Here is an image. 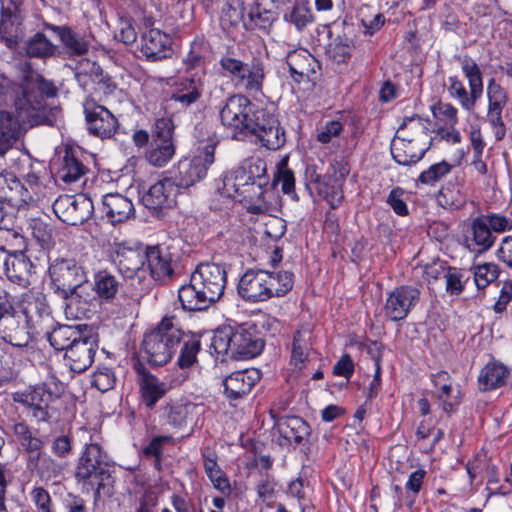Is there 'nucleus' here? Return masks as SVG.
<instances>
[{"mask_svg":"<svg viewBox=\"0 0 512 512\" xmlns=\"http://www.w3.org/2000/svg\"><path fill=\"white\" fill-rule=\"evenodd\" d=\"M57 92L52 81L35 71L27 72L19 84L7 78L0 80V101H11L15 113L30 127L53 125L58 109L51 107L47 99L55 97Z\"/></svg>","mask_w":512,"mask_h":512,"instance_id":"obj_1","label":"nucleus"},{"mask_svg":"<svg viewBox=\"0 0 512 512\" xmlns=\"http://www.w3.org/2000/svg\"><path fill=\"white\" fill-rule=\"evenodd\" d=\"M227 284L225 267L216 263H200L191 273L188 284L178 290V299L186 311H203L218 302Z\"/></svg>","mask_w":512,"mask_h":512,"instance_id":"obj_2","label":"nucleus"},{"mask_svg":"<svg viewBox=\"0 0 512 512\" xmlns=\"http://www.w3.org/2000/svg\"><path fill=\"white\" fill-rule=\"evenodd\" d=\"M106 452L97 443L86 444L79 457L74 477L83 487L94 490L95 501L114 493V480Z\"/></svg>","mask_w":512,"mask_h":512,"instance_id":"obj_3","label":"nucleus"},{"mask_svg":"<svg viewBox=\"0 0 512 512\" xmlns=\"http://www.w3.org/2000/svg\"><path fill=\"white\" fill-rule=\"evenodd\" d=\"M48 274L54 292L65 301L66 314L79 317L78 305L87 282L83 266L74 258L59 257L50 263Z\"/></svg>","mask_w":512,"mask_h":512,"instance_id":"obj_4","label":"nucleus"},{"mask_svg":"<svg viewBox=\"0 0 512 512\" xmlns=\"http://www.w3.org/2000/svg\"><path fill=\"white\" fill-rule=\"evenodd\" d=\"M430 121L419 116L404 120L391 143L393 159L400 165H411L421 160L429 149Z\"/></svg>","mask_w":512,"mask_h":512,"instance_id":"obj_5","label":"nucleus"},{"mask_svg":"<svg viewBox=\"0 0 512 512\" xmlns=\"http://www.w3.org/2000/svg\"><path fill=\"white\" fill-rule=\"evenodd\" d=\"M184 331L175 316H165L150 331L144 334L142 351L146 360L153 366L167 364L183 341Z\"/></svg>","mask_w":512,"mask_h":512,"instance_id":"obj_6","label":"nucleus"},{"mask_svg":"<svg viewBox=\"0 0 512 512\" xmlns=\"http://www.w3.org/2000/svg\"><path fill=\"white\" fill-rule=\"evenodd\" d=\"M210 348L223 360H242L258 356L264 342L243 327L224 326L214 332Z\"/></svg>","mask_w":512,"mask_h":512,"instance_id":"obj_7","label":"nucleus"},{"mask_svg":"<svg viewBox=\"0 0 512 512\" xmlns=\"http://www.w3.org/2000/svg\"><path fill=\"white\" fill-rule=\"evenodd\" d=\"M255 109L251 101L242 94L227 98L220 110L222 125L228 129L235 140H244L249 135V126Z\"/></svg>","mask_w":512,"mask_h":512,"instance_id":"obj_8","label":"nucleus"},{"mask_svg":"<svg viewBox=\"0 0 512 512\" xmlns=\"http://www.w3.org/2000/svg\"><path fill=\"white\" fill-rule=\"evenodd\" d=\"M252 120L248 137H253L256 144L274 151L285 145V130L273 113L263 108H257L252 114Z\"/></svg>","mask_w":512,"mask_h":512,"instance_id":"obj_9","label":"nucleus"},{"mask_svg":"<svg viewBox=\"0 0 512 512\" xmlns=\"http://www.w3.org/2000/svg\"><path fill=\"white\" fill-rule=\"evenodd\" d=\"M252 120L248 137H253L256 144L274 151L285 145V130L273 113L263 108H257L252 114Z\"/></svg>","mask_w":512,"mask_h":512,"instance_id":"obj_10","label":"nucleus"},{"mask_svg":"<svg viewBox=\"0 0 512 512\" xmlns=\"http://www.w3.org/2000/svg\"><path fill=\"white\" fill-rule=\"evenodd\" d=\"M93 210V202L85 194L61 195L53 203L54 213L69 225L83 224L92 216Z\"/></svg>","mask_w":512,"mask_h":512,"instance_id":"obj_11","label":"nucleus"},{"mask_svg":"<svg viewBox=\"0 0 512 512\" xmlns=\"http://www.w3.org/2000/svg\"><path fill=\"white\" fill-rule=\"evenodd\" d=\"M488 109L486 121L489 124L495 140L501 141L506 135V125L502 113L508 102L506 90L495 79H491L487 85Z\"/></svg>","mask_w":512,"mask_h":512,"instance_id":"obj_12","label":"nucleus"},{"mask_svg":"<svg viewBox=\"0 0 512 512\" xmlns=\"http://www.w3.org/2000/svg\"><path fill=\"white\" fill-rule=\"evenodd\" d=\"M420 290L417 287L404 285L395 288L389 293L384 314L391 321H400L407 317L420 300Z\"/></svg>","mask_w":512,"mask_h":512,"instance_id":"obj_13","label":"nucleus"},{"mask_svg":"<svg viewBox=\"0 0 512 512\" xmlns=\"http://www.w3.org/2000/svg\"><path fill=\"white\" fill-rule=\"evenodd\" d=\"M214 145H207L203 153L194 156L192 159H185L179 162V178L177 186L188 188L196 182L202 180L206 175L208 168L214 162Z\"/></svg>","mask_w":512,"mask_h":512,"instance_id":"obj_14","label":"nucleus"},{"mask_svg":"<svg viewBox=\"0 0 512 512\" xmlns=\"http://www.w3.org/2000/svg\"><path fill=\"white\" fill-rule=\"evenodd\" d=\"M85 118L91 134L102 139L111 138L118 129V120L104 106L93 99L84 102Z\"/></svg>","mask_w":512,"mask_h":512,"instance_id":"obj_15","label":"nucleus"},{"mask_svg":"<svg viewBox=\"0 0 512 512\" xmlns=\"http://www.w3.org/2000/svg\"><path fill=\"white\" fill-rule=\"evenodd\" d=\"M267 270L248 269L240 278L237 286L239 296L249 303H259L267 301V291L269 282Z\"/></svg>","mask_w":512,"mask_h":512,"instance_id":"obj_16","label":"nucleus"},{"mask_svg":"<svg viewBox=\"0 0 512 512\" xmlns=\"http://www.w3.org/2000/svg\"><path fill=\"white\" fill-rule=\"evenodd\" d=\"M0 252V270L13 283L27 287L30 284L33 264L30 259L22 252L4 254V247Z\"/></svg>","mask_w":512,"mask_h":512,"instance_id":"obj_17","label":"nucleus"},{"mask_svg":"<svg viewBox=\"0 0 512 512\" xmlns=\"http://www.w3.org/2000/svg\"><path fill=\"white\" fill-rule=\"evenodd\" d=\"M98 349V339L95 335H82L70 349L65 352L71 371L82 373L94 362L95 353Z\"/></svg>","mask_w":512,"mask_h":512,"instance_id":"obj_18","label":"nucleus"},{"mask_svg":"<svg viewBox=\"0 0 512 512\" xmlns=\"http://www.w3.org/2000/svg\"><path fill=\"white\" fill-rule=\"evenodd\" d=\"M35 195L34 189L24 186L13 174L0 172V199L3 201L20 209L35 203Z\"/></svg>","mask_w":512,"mask_h":512,"instance_id":"obj_19","label":"nucleus"},{"mask_svg":"<svg viewBox=\"0 0 512 512\" xmlns=\"http://www.w3.org/2000/svg\"><path fill=\"white\" fill-rule=\"evenodd\" d=\"M2 326V339L15 347H26L33 339L31 317L27 311L9 316Z\"/></svg>","mask_w":512,"mask_h":512,"instance_id":"obj_20","label":"nucleus"},{"mask_svg":"<svg viewBox=\"0 0 512 512\" xmlns=\"http://www.w3.org/2000/svg\"><path fill=\"white\" fill-rule=\"evenodd\" d=\"M31 128L24 123L16 113L0 110V156L6 155L13 146L23 137L27 129Z\"/></svg>","mask_w":512,"mask_h":512,"instance_id":"obj_21","label":"nucleus"},{"mask_svg":"<svg viewBox=\"0 0 512 512\" xmlns=\"http://www.w3.org/2000/svg\"><path fill=\"white\" fill-rule=\"evenodd\" d=\"M286 63L290 76L297 83L316 79L320 70L319 61L306 49L290 51L286 56Z\"/></svg>","mask_w":512,"mask_h":512,"instance_id":"obj_22","label":"nucleus"},{"mask_svg":"<svg viewBox=\"0 0 512 512\" xmlns=\"http://www.w3.org/2000/svg\"><path fill=\"white\" fill-rule=\"evenodd\" d=\"M176 185L169 179L160 180L149 187L141 200L150 210H160L172 207L175 204Z\"/></svg>","mask_w":512,"mask_h":512,"instance_id":"obj_23","label":"nucleus"},{"mask_svg":"<svg viewBox=\"0 0 512 512\" xmlns=\"http://www.w3.org/2000/svg\"><path fill=\"white\" fill-rule=\"evenodd\" d=\"M145 260L155 281L165 283L172 278L174 271L171 267V257L159 245L146 248Z\"/></svg>","mask_w":512,"mask_h":512,"instance_id":"obj_24","label":"nucleus"},{"mask_svg":"<svg viewBox=\"0 0 512 512\" xmlns=\"http://www.w3.org/2000/svg\"><path fill=\"white\" fill-rule=\"evenodd\" d=\"M204 84L200 77L193 76L179 80L175 85L170 100L186 109L196 103L202 96Z\"/></svg>","mask_w":512,"mask_h":512,"instance_id":"obj_25","label":"nucleus"},{"mask_svg":"<svg viewBox=\"0 0 512 512\" xmlns=\"http://www.w3.org/2000/svg\"><path fill=\"white\" fill-rule=\"evenodd\" d=\"M170 51V38L160 30L151 29L142 36L141 52L148 60L164 59Z\"/></svg>","mask_w":512,"mask_h":512,"instance_id":"obj_26","label":"nucleus"},{"mask_svg":"<svg viewBox=\"0 0 512 512\" xmlns=\"http://www.w3.org/2000/svg\"><path fill=\"white\" fill-rule=\"evenodd\" d=\"M103 211L112 224L122 223L134 215L131 200L119 193L106 194L102 200Z\"/></svg>","mask_w":512,"mask_h":512,"instance_id":"obj_27","label":"nucleus"},{"mask_svg":"<svg viewBox=\"0 0 512 512\" xmlns=\"http://www.w3.org/2000/svg\"><path fill=\"white\" fill-rule=\"evenodd\" d=\"M137 372L143 401L147 407L152 408L166 393L165 384L146 370L140 362L134 365Z\"/></svg>","mask_w":512,"mask_h":512,"instance_id":"obj_28","label":"nucleus"},{"mask_svg":"<svg viewBox=\"0 0 512 512\" xmlns=\"http://www.w3.org/2000/svg\"><path fill=\"white\" fill-rule=\"evenodd\" d=\"M257 370L236 371L223 381L226 395L231 399H238L249 393L259 380Z\"/></svg>","mask_w":512,"mask_h":512,"instance_id":"obj_29","label":"nucleus"},{"mask_svg":"<svg viewBox=\"0 0 512 512\" xmlns=\"http://www.w3.org/2000/svg\"><path fill=\"white\" fill-rule=\"evenodd\" d=\"M496 239L484 220L477 217L470 225L466 242L470 250L482 253L488 251L494 245Z\"/></svg>","mask_w":512,"mask_h":512,"instance_id":"obj_30","label":"nucleus"},{"mask_svg":"<svg viewBox=\"0 0 512 512\" xmlns=\"http://www.w3.org/2000/svg\"><path fill=\"white\" fill-rule=\"evenodd\" d=\"M44 27L58 36L62 45L70 55L82 56L88 52V42L71 27L66 25L57 26L49 23H45Z\"/></svg>","mask_w":512,"mask_h":512,"instance_id":"obj_31","label":"nucleus"},{"mask_svg":"<svg viewBox=\"0 0 512 512\" xmlns=\"http://www.w3.org/2000/svg\"><path fill=\"white\" fill-rule=\"evenodd\" d=\"M264 79L263 61L260 58H253L250 62H245L237 85L249 93H259L262 91Z\"/></svg>","mask_w":512,"mask_h":512,"instance_id":"obj_32","label":"nucleus"},{"mask_svg":"<svg viewBox=\"0 0 512 512\" xmlns=\"http://www.w3.org/2000/svg\"><path fill=\"white\" fill-rule=\"evenodd\" d=\"M510 369L500 362H489L481 370L478 383L480 389L489 391L506 385Z\"/></svg>","mask_w":512,"mask_h":512,"instance_id":"obj_33","label":"nucleus"},{"mask_svg":"<svg viewBox=\"0 0 512 512\" xmlns=\"http://www.w3.org/2000/svg\"><path fill=\"white\" fill-rule=\"evenodd\" d=\"M275 425L283 438L296 444L302 443L310 434L309 425L298 416L279 418Z\"/></svg>","mask_w":512,"mask_h":512,"instance_id":"obj_34","label":"nucleus"},{"mask_svg":"<svg viewBox=\"0 0 512 512\" xmlns=\"http://www.w3.org/2000/svg\"><path fill=\"white\" fill-rule=\"evenodd\" d=\"M466 470L471 481L481 474L487 477L488 484H497L500 481L497 466L492 463L491 458L483 450L478 452L474 459L467 463Z\"/></svg>","mask_w":512,"mask_h":512,"instance_id":"obj_35","label":"nucleus"},{"mask_svg":"<svg viewBox=\"0 0 512 512\" xmlns=\"http://www.w3.org/2000/svg\"><path fill=\"white\" fill-rule=\"evenodd\" d=\"M267 184L252 182L247 188L237 194L236 199L239 202H243L250 213L261 214L267 210V204L264 201Z\"/></svg>","mask_w":512,"mask_h":512,"instance_id":"obj_36","label":"nucleus"},{"mask_svg":"<svg viewBox=\"0 0 512 512\" xmlns=\"http://www.w3.org/2000/svg\"><path fill=\"white\" fill-rule=\"evenodd\" d=\"M82 335L79 325H61L47 333V339L54 349L67 352Z\"/></svg>","mask_w":512,"mask_h":512,"instance_id":"obj_37","label":"nucleus"},{"mask_svg":"<svg viewBox=\"0 0 512 512\" xmlns=\"http://www.w3.org/2000/svg\"><path fill=\"white\" fill-rule=\"evenodd\" d=\"M318 194L325 199L332 209H336L343 201L342 184L331 176H319L314 179Z\"/></svg>","mask_w":512,"mask_h":512,"instance_id":"obj_38","label":"nucleus"},{"mask_svg":"<svg viewBox=\"0 0 512 512\" xmlns=\"http://www.w3.org/2000/svg\"><path fill=\"white\" fill-rule=\"evenodd\" d=\"M115 261H117L120 270L132 276L143 267L145 254L125 245H118L115 249Z\"/></svg>","mask_w":512,"mask_h":512,"instance_id":"obj_39","label":"nucleus"},{"mask_svg":"<svg viewBox=\"0 0 512 512\" xmlns=\"http://www.w3.org/2000/svg\"><path fill=\"white\" fill-rule=\"evenodd\" d=\"M448 93L451 98L457 100L461 107L466 111L474 110L476 102L481 97V94L474 91H467L463 82L457 76H450L448 78Z\"/></svg>","mask_w":512,"mask_h":512,"instance_id":"obj_40","label":"nucleus"},{"mask_svg":"<svg viewBox=\"0 0 512 512\" xmlns=\"http://www.w3.org/2000/svg\"><path fill=\"white\" fill-rule=\"evenodd\" d=\"M86 173V167L76 158L71 150H66L59 168L58 178L66 184H72L80 180Z\"/></svg>","mask_w":512,"mask_h":512,"instance_id":"obj_41","label":"nucleus"},{"mask_svg":"<svg viewBox=\"0 0 512 512\" xmlns=\"http://www.w3.org/2000/svg\"><path fill=\"white\" fill-rule=\"evenodd\" d=\"M175 150L174 142L152 140L145 153V158L152 166L164 167L173 158Z\"/></svg>","mask_w":512,"mask_h":512,"instance_id":"obj_42","label":"nucleus"},{"mask_svg":"<svg viewBox=\"0 0 512 512\" xmlns=\"http://www.w3.org/2000/svg\"><path fill=\"white\" fill-rule=\"evenodd\" d=\"M179 356L176 365L181 370H187L197 363V355L201 350V342L198 338L184 333L183 341L179 348Z\"/></svg>","mask_w":512,"mask_h":512,"instance_id":"obj_43","label":"nucleus"},{"mask_svg":"<svg viewBox=\"0 0 512 512\" xmlns=\"http://www.w3.org/2000/svg\"><path fill=\"white\" fill-rule=\"evenodd\" d=\"M197 408L194 404H166L161 408V418L165 423L179 428L187 423L188 417Z\"/></svg>","mask_w":512,"mask_h":512,"instance_id":"obj_44","label":"nucleus"},{"mask_svg":"<svg viewBox=\"0 0 512 512\" xmlns=\"http://www.w3.org/2000/svg\"><path fill=\"white\" fill-rule=\"evenodd\" d=\"M12 431L15 440L25 453L44 449L45 441L38 437L26 423H15Z\"/></svg>","mask_w":512,"mask_h":512,"instance_id":"obj_45","label":"nucleus"},{"mask_svg":"<svg viewBox=\"0 0 512 512\" xmlns=\"http://www.w3.org/2000/svg\"><path fill=\"white\" fill-rule=\"evenodd\" d=\"M269 282V291H267V300L273 297H282L286 295L293 287L294 275L289 271L270 272L267 271Z\"/></svg>","mask_w":512,"mask_h":512,"instance_id":"obj_46","label":"nucleus"},{"mask_svg":"<svg viewBox=\"0 0 512 512\" xmlns=\"http://www.w3.org/2000/svg\"><path fill=\"white\" fill-rule=\"evenodd\" d=\"M309 331H296L293 336L291 349V364L295 368L302 369L309 355Z\"/></svg>","mask_w":512,"mask_h":512,"instance_id":"obj_47","label":"nucleus"},{"mask_svg":"<svg viewBox=\"0 0 512 512\" xmlns=\"http://www.w3.org/2000/svg\"><path fill=\"white\" fill-rule=\"evenodd\" d=\"M120 287L117 278L106 271H100L95 275L94 291L102 300H112Z\"/></svg>","mask_w":512,"mask_h":512,"instance_id":"obj_48","label":"nucleus"},{"mask_svg":"<svg viewBox=\"0 0 512 512\" xmlns=\"http://www.w3.org/2000/svg\"><path fill=\"white\" fill-rule=\"evenodd\" d=\"M250 183L252 181H250L247 174L237 167L225 175L223 179V193L230 198L236 199L237 194L247 188Z\"/></svg>","mask_w":512,"mask_h":512,"instance_id":"obj_49","label":"nucleus"},{"mask_svg":"<svg viewBox=\"0 0 512 512\" xmlns=\"http://www.w3.org/2000/svg\"><path fill=\"white\" fill-rule=\"evenodd\" d=\"M1 1V25L5 32L8 27L19 26L22 23V1L21 0H0Z\"/></svg>","mask_w":512,"mask_h":512,"instance_id":"obj_50","label":"nucleus"},{"mask_svg":"<svg viewBox=\"0 0 512 512\" xmlns=\"http://www.w3.org/2000/svg\"><path fill=\"white\" fill-rule=\"evenodd\" d=\"M283 19L294 25L298 31H302L307 25L313 22L314 16L306 4L296 3L284 13Z\"/></svg>","mask_w":512,"mask_h":512,"instance_id":"obj_51","label":"nucleus"},{"mask_svg":"<svg viewBox=\"0 0 512 512\" xmlns=\"http://www.w3.org/2000/svg\"><path fill=\"white\" fill-rule=\"evenodd\" d=\"M462 72L468 80L470 90L483 93V77L479 65L474 59L469 56H464L459 59Z\"/></svg>","mask_w":512,"mask_h":512,"instance_id":"obj_52","label":"nucleus"},{"mask_svg":"<svg viewBox=\"0 0 512 512\" xmlns=\"http://www.w3.org/2000/svg\"><path fill=\"white\" fill-rule=\"evenodd\" d=\"M353 42L349 38H336L329 43L326 54L330 60L337 64H346L351 58Z\"/></svg>","mask_w":512,"mask_h":512,"instance_id":"obj_53","label":"nucleus"},{"mask_svg":"<svg viewBox=\"0 0 512 512\" xmlns=\"http://www.w3.org/2000/svg\"><path fill=\"white\" fill-rule=\"evenodd\" d=\"M25 49L30 57L44 58L54 54L55 46L43 33H36L27 41Z\"/></svg>","mask_w":512,"mask_h":512,"instance_id":"obj_54","label":"nucleus"},{"mask_svg":"<svg viewBox=\"0 0 512 512\" xmlns=\"http://www.w3.org/2000/svg\"><path fill=\"white\" fill-rule=\"evenodd\" d=\"M432 381L434 386L441 391L439 398L443 400L444 410L448 413L452 412L454 410V406L459 404L460 400L458 397H455V401L449 400L452 391L450 375L445 371H440L433 375Z\"/></svg>","mask_w":512,"mask_h":512,"instance_id":"obj_55","label":"nucleus"},{"mask_svg":"<svg viewBox=\"0 0 512 512\" xmlns=\"http://www.w3.org/2000/svg\"><path fill=\"white\" fill-rule=\"evenodd\" d=\"M14 167L19 176L27 182L29 188L35 190L39 183V176L34 168V163L30 155L21 154L14 159Z\"/></svg>","mask_w":512,"mask_h":512,"instance_id":"obj_56","label":"nucleus"},{"mask_svg":"<svg viewBox=\"0 0 512 512\" xmlns=\"http://www.w3.org/2000/svg\"><path fill=\"white\" fill-rule=\"evenodd\" d=\"M64 469L65 465L47 454L42 460H40L33 473H35L41 481L48 482L59 477L63 473Z\"/></svg>","mask_w":512,"mask_h":512,"instance_id":"obj_57","label":"nucleus"},{"mask_svg":"<svg viewBox=\"0 0 512 512\" xmlns=\"http://www.w3.org/2000/svg\"><path fill=\"white\" fill-rule=\"evenodd\" d=\"M243 173L247 174L250 181L256 183H268L266 176L267 165L266 162L261 158H248L245 159L238 166Z\"/></svg>","mask_w":512,"mask_h":512,"instance_id":"obj_58","label":"nucleus"},{"mask_svg":"<svg viewBox=\"0 0 512 512\" xmlns=\"http://www.w3.org/2000/svg\"><path fill=\"white\" fill-rule=\"evenodd\" d=\"M114 38L125 45H131L137 40V32L131 17L118 13V23Z\"/></svg>","mask_w":512,"mask_h":512,"instance_id":"obj_59","label":"nucleus"},{"mask_svg":"<svg viewBox=\"0 0 512 512\" xmlns=\"http://www.w3.org/2000/svg\"><path fill=\"white\" fill-rule=\"evenodd\" d=\"M499 267L494 263H484L474 268V281L478 289L487 287L499 276Z\"/></svg>","mask_w":512,"mask_h":512,"instance_id":"obj_60","label":"nucleus"},{"mask_svg":"<svg viewBox=\"0 0 512 512\" xmlns=\"http://www.w3.org/2000/svg\"><path fill=\"white\" fill-rule=\"evenodd\" d=\"M451 168L452 166L445 161L436 163L423 171L420 174L418 181L425 185H434L437 181L447 175Z\"/></svg>","mask_w":512,"mask_h":512,"instance_id":"obj_61","label":"nucleus"},{"mask_svg":"<svg viewBox=\"0 0 512 512\" xmlns=\"http://www.w3.org/2000/svg\"><path fill=\"white\" fill-rule=\"evenodd\" d=\"M55 399V396L50 392L45 385L34 387L29 393L25 395L24 403L32 406L49 407L50 403Z\"/></svg>","mask_w":512,"mask_h":512,"instance_id":"obj_62","label":"nucleus"},{"mask_svg":"<svg viewBox=\"0 0 512 512\" xmlns=\"http://www.w3.org/2000/svg\"><path fill=\"white\" fill-rule=\"evenodd\" d=\"M115 381V374L109 367H100L92 375V385L101 392L111 390Z\"/></svg>","mask_w":512,"mask_h":512,"instance_id":"obj_63","label":"nucleus"},{"mask_svg":"<svg viewBox=\"0 0 512 512\" xmlns=\"http://www.w3.org/2000/svg\"><path fill=\"white\" fill-rule=\"evenodd\" d=\"M491 232L504 233L512 230V218L498 213H489L481 216Z\"/></svg>","mask_w":512,"mask_h":512,"instance_id":"obj_64","label":"nucleus"}]
</instances>
